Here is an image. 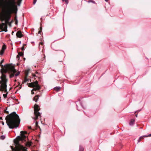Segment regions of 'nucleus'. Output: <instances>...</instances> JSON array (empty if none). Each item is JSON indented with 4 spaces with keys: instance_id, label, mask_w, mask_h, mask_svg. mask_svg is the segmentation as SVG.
<instances>
[{
    "instance_id": "1",
    "label": "nucleus",
    "mask_w": 151,
    "mask_h": 151,
    "mask_svg": "<svg viewBox=\"0 0 151 151\" xmlns=\"http://www.w3.org/2000/svg\"><path fill=\"white\" fill-rule=\"evenodd\" d=\"M15 4V0H0V8H2L0 15L5 20L6 24L9 23L13 8H17Z\"/></svg>"
},
{
    "instance_id": "2",
    "label": "nucleus",
    "mask_w": 151,
    "mask_h": 151,
    "mask_svg": "<svg viewBox=\"0 0 151 151\" xmlns=\"http://www.w3.org/2000/svg\"><path fill=\"white\" fill-rule=\"evenodd\" d=\"M0 66L2 68L1 69V73H2L1 76V81L0 82L1 84L0 86V91H4L5 92L7 91L6 89V82L7 79L6 78V76L4 73L7 72L10 74V77L13 78L15 76H18L20 73V72H17L16 70L15 69L14 67L11 65L7 64L4 66V68H3V65L0 64Z\"/></svg>"
},
{
    "instance_id": "3",
    "label": "nucleus",
    "mask_w": 151,
    "mask_h": 151,
    "mask_svg": "<svg viewBox=\"0 0 151 151\" xmlns=\"http://www.w3.org/2000/svg\"><path fill=\"white\" fill-rule=\"evenodd\" d=\"M5 119L7 125L10 129L17 128L20 124V119L19 116L15 112L7 115Z\"/></svg>"
},
{
    "instance_id": "4",
    "label": "nucleus",
    "mask_w": 151,
    "mask_h": 151,
    "mask_svg": "<svg viewBox=\"0 0 151 151\" xmlns=\"http://www.w3.org/2000/svg\"><path fill=\"white\" fill-rule=\"evenodd\" d=\"M21 136H18L14 140V144L16 145L15 148H14L11 147L12 151H25L26 148L22 145H20V143L26 141L27 138V132L26 131H22L20 132Z\"/></svg>"
},
{
    "instance_id": "5",
    "label": "nucleus",
    "mask_w": 151,
    "mask_h": 151,
    "mask_svg": "<svg viewBox=\"0 0 151 151\" xmlns=\"http://www.w3.org/2000/svg\"><path fill=\"white\" fill-rule=\"evenodd\" d=\"M40 108L38 105L35 104L34 106V115L35 116L33 118L36 120L38 119V117L40 118L41 114L39 112Z\"/></svg>"
},
{
    "instance_id": "6",
    "label": "nucleus",
    "mask_w": 151,
    "mask_h": 151,
    "mask_svg": "<svg viewBox=\"0 0 151 151\" xmlns=\"http://www.w3.org/2000/svg\"><path fill=\"white\" fill-rule=\"evenodd\" d=\"M0 28L3 31L5 32L7 31V25L5 23H2L0 26Z\"/></svg>"
},
{
    "instance_id": "7",
    "label": "nucleus",
    "mask_w": 151,
    "mask_h": 151,
    "mask_svg": "<svg viewBox=\"0 0 151 151\" xmlns=\"http://www.w3.org/2000/svg\"><path fill=\"white\" fill-rule=\"evenodd\" d=\"M6 49V46L5 45H4L2 47L1 50L0 51V55L2 56Z\"/></svg>"
},
{
    "instance_id": "8",
    "label": "nucleus",
    "mask_w": 151,
    "mask_h": 151,
    "mask_svg": "<svg viewBox=\"0 0 151 151\" xmlns=\"http://www.w3.org/2000/svg\"><path fill=\"white\" fill-rule=\"evenodd\" d=\"M16 36L17 37L19 38H21L23 36L20 31H19L17 32L16 33Z\"/></svg>"
},
{
    "instance_id": "9",
    "label": "nucleus",
    "mask_w": 151,
    "mask_h": 151,
    "mask_svg": "<svg viewBox=\"0 0 151 151\" xmlns=\"http://www.w3.org/2000/svg\"><path fill=\"white\" fill-rule=\"evenodd\" d=\"M33 88V90L34 91L39 90L41 88V87L39 85L34 86Z\"/></svg>"
},
{
    "instance_id": "10",
    "label": "nucleus",
    "mask_w": 151,
    "mask_h": 151,
    "mask_svg": "<svg viewBox=\"0 0 151 151\" xmlns=\"http://www.w3.org/2000/svg\"><path fill=\"white\" fill-rule=\"evenodd\" d=\"M39 96L38 95H36L33 98V100L35 102H37L38 100Z\"/></svg>"
},
{
    "instance_id": "11",
    "label": "nucleus",
    "mask_w": 151,
    "mask_h": 151,
    "mask_svg": "<svg viewBox=\"0 0 151 151\" xmlns=\"http://www.w3.org/2000/svg\"><path fill=\"white\" fill-rule=\"evenodd\" d=\"M23 54L22 52H20L18 53V55H17V58H19V56H22L23 55Z\"/></svg>"
},
{
    "instance_id": "12",
    "label": "nucleus",
    "mask_w": 151,
    "mask_h": 151,
    "mask_svg": "<svg viewBox=\"0 0 151 151\" xmlns=\"http://www.w3.org/2000/svg\"><path fill=\"white\" fill-rule=\"evenodd\" d=\"M134 122V119H132L129 123V124L130 125H133Z\"/></svg>"
},
{
    "instance_id": "13",
    "label": "nucleus",
    "mask_w": 151,
    "mask_h": 151,
    "mask_svg": "<svg viewBox=\"0 0 151 151\" xmlns=\"http://www.w3.org/2000/svg\"><path fill=\"white\" fill-rule=\"evenodd\" d=\"M32 145V142H27L26 143V146L30 147Z\"/></svg>"
},
{
    "instance_id": "14",
    "label": "nucleus",
    "mask_w": 151,
    "mask_h": 151,
    "mask_svg": "<svg viewBox=\"0 0 151 151\" xmlns=\"http://www.w3.org/2000/svg\"><path fill=\"white\" fill-rule=\"evenodd\" d=\"M60 89H61L60 87H55L54 88V89L56 91H57V92L59 91L60 90Z\"/></svg>"
},
{
    "instance_id": "15",
    "label": "nucleus",
    "mask_w": 151,
    "mask_h": 151,
    "mask_svg": "<svg viewBox=\"0 0 151 151\" xmlns=\"http://www.w3.org/2000/svg\"><path fill=\"white\" fill-rule=\"evenodd\" d=\"M34 84L33 83H29L28 86L30 87H34Z\"/></svg>"
},
{
    "instance_id": "16",
    "label": "nucleus",
    "mask_w": 151,
    "mask_h": 151,
    "mask_svg": "<svg viewBox=\"0 0 151 151\" xmlns=\"http://www.w3.org/2000/svg\"><path fill=\"white\" fill-rule=\"evenodd\" d=\"M29 80V79L27 78L26 76L24 78V81L23 82V83H26Z\"/></svg>"
},
{
    "instance_id": "17",
    "label": "nucleus",
    "mask_w": 151,
    "mask_h": 151,
    "mask_svg": "<svg viewBox=\"0 0 151 151\" xmlns=\"http://www.w3.org/2000/svg\"><path fill=\"white\" fill-rule=\"evenodd\" d=\"M83 150H84L83 147L81 146H80L79 147V151H83Z\"/></svg>"
},
{
    "instance_id": "18",
    "label": "nucleus",
    "mask_w": 151,
    "mask_h": 151,
    "mask_svg": "<svg viewBox=\"0 0 151 151\" xmlns=\"http://www.w3.org/2000/svg\"><path fill=\"white\" fill-rule=\"evenodd\" d=\"M6 137L5 135H3L0 136V139H2L4 140L5 138Z\"/></svg>"
},
{
    "instance_id": "19",
    "label": "nucleus",
    "mask_w": 151,
    "mask_h": 151,
    "mask_svg": "<svg viewBox=\"0 0 151 151\" xmlns=\"http://www.w3.org/2000/svg\"><path fill=\"white\" fill-rule=\"evenodd\" d=\"M43 44H44V43H43V42H40L39 43V47H40V45H41L42 46V48L43 47Z\"/></svg>"
},
{
    "instance_id": "20",
    "label": "nucleus",
    "mask_w": 151,
    "mask_h": 151,
    "mask_svg": "<svg viewBox=\"0 0 151 151\" xmlns=\"http://www.w3.org/2000/svg\"><path fill=\"white\" fill-rule=\"evenodd\" d=\"M33 83L34 84V86L39 85L38 84V82L37 81H36L35 82H34Z\"/></svg>"
},
{
    "instance_id": "21",
    "label": "nucleus",
    "mask_w": 151,
    "mask_h": 151,
    "mask_svg": "<svg viewBox=\"0 0 151 151\" xmlns=\"http://www.w3.org/2000/svg\"><path fill=\"white\" fill-rule=\"evenodd\" d=\"M144 137H144L143 136H141V137H140L139 138V139L138 140V142H139L140 141H141L142 139H144Z\"/></svg>"
},
{
    "instance_id": "22",
    "label": "nucleus",
    "mask_w": 151,
    "mask_h": 151,
    "mask_svg": "<svg viewBox=\"0 0 151 151\" xmlns=\"http://www.w3.org/2000/svg\"><path fill=\"white\" fill-rule=\"evenodd\" d=\"M62 1L63 2L65 1V3L67 4H68V0H62Z\"/></svg>"
},
{
    "instance_id": "23",
    "label": "nucleus",
    "mask_w": 151,
    "mask_h": 151,
    "mask_svg": "<svg viewBox=\"0 0 151 151\" xmlns=\"http://www.w3.org/2000/svg\"><path fill=\"white\" fill-rule=\"evenodd\" d=\"M88 2L89 3L92 2V3H95V2L94 1L92 0H90L88 1Z\"/></svg>"
},
{
    "instance_id": "24",
    "label": "nucleus",
    "mask_w": 151,
    "mask_h": 151,
    "mask_svg": "<svg viewBox=\"0 0 151 151\" xmlns=\"http://www.w3.org/2000/svg\"><path fill=\"white\" fill-rule=\"evenodd\" d=\"M3 96L4 98H6L7 96V93L4 94Z\"/></svg>"
},
{
    "instance_id": "25",
    "label": "nucleus",
    "mask_w": 151,
    "mask_h": 151,
    "mask_svg": "<svg viewBox=\"0 0 151 151\" xmlns=\"http://www.w3.org/2000/svg\"><path fill=\"white\" fill-rule=\"evenodd\" d=\"M42 31V27H40V30L38 32V33L40 34L41 32Z\"/></svg>"
},
{
    "instance_id": "26",
    "label": "nucleus",
    "mask_w": 151,
    "mask_h": 151,
    "mask_svg": "<svg viewBox=\"0 0 151 151\" xmlns=\"http://www.w3.org/2000/svg\"><path fill=\"white\" fill-rule=\"evenodd\" d=\"M17 2H18V5H19V4H20V3L21 2V0H18V1Z\"/></svg>"
},
{
    "instance_id": "27",
    "label": "nucleus",
    "mask_w": 151,
    "mask_h": 151,
    "mask_svg": "<svg viewBox=\"0 0 151 151\" xmlns=\"http://www.w3.org/2000/svg\"><path fill=\"white\" fill-rule=\"evenodd\" d=\"M151 134H150L149 135H148V136H144L143 137H151Z\"/></svg>"
},
{
    "instance_id": "28",
    "label": "nucleus",
    "mask_w": 151,
    "mask_h": 151,
    "mask_svg": "<svg viewBox=\"0 0 151 151\" xmlns=\"http://www.w3.org/2000/svg\"><path fill=\"white\" fill-rule=\"evenodd\" d=\"M37 0H33V4H35L36 3L37 1Z\"/></svg>"
},
{
    "instance_id": "29",
    "label": "nucleus",
    "mask_w": 151,
    "mask_h": 151,
    "mask_svg": "<svg viewBox=\"0 0 151 151\" xmlns=\"http://www.w3.org/2000/svg\"><path fill=\"white\" fill-rule=\"evenodd\" d=\"M4 59L2 60L0 62V64H2L4 62Z\"/></svg>"
},
{
    "instance_id": "30",
    "label": "nucleus",
    "mask_w": 151,
    "mask_h": 151,
    "mask_svg": "<svg viewBox=\"0 0 151 151\" xmlns=\"http://www.w3.org/2000/svg\"><path fill=\"white\" fill-rule=\"evenodd\" d=\"M15 21V24H17L18 23V20L17 19H16V21Z\"/></svg>"
},
{
    "instance_id": "31",
    "label": "nucleus",
    "mask_w": 151,
    "mask_h": 151,
    "mask_svg": "<svg viewBox=\"0 0 151 151\" xmlns=\"http://www.w3.org/2000/svg\"><path fill=\"white\" fill-rule=\"evenodd\" d=\"M33 91H34V90H33H33H32V91H31L32 94H34V92H33Z\"/></svg>"
},
{
    "instance_id": "32",
    "label": "nucleus",
    "mask_w": 151,
    "mask_h": 151,
    "mask_svg": "<svg viewBox=\"0 0 151 151\" xmlns=\"http://www.w3.org/2000/svg\"><path fill=\"white\" fill-rule=\"evenodd\" d=\"M44 56L43 58H43V60L44 59H45V55H44Z\"/></svg>"
},
{
    "instance_id": "33",
    "label": "nucleus",
    "mask_w": 151,
    "mask_h": 151,
    "mask_svg": "<svg viewBox=\"0 0 151 151\" xmlns=\"http://www.w3.org/2000/svg\"><path fill=\"white\" fill-rule=\"evenodd\" d=\"M16 19H17V17L16 16V17H15L14 18V20H15V21H16Z\"/></svg>"
},
{
    "instance_id": "34",
    "label": "nucleus",
    "mask_w": 151,
    "mask_h": 151,
    "mask_svg": "<svg viewBox=\"0 0 151 151\" xmlns=\"http://www.w3.org/2000/svg\"><path fill=\"white\" fill-rule=\"evenodd\" d=\"M33 76H34V77H35L36 76V75L35 74H34L33 75Z\"/></svg>"
},
{
    "instance_id": "35",
    "label": "nucleus",
    "mask_w": 151,
    "mask_h": 151,
    "mask_svg": "<svg viewBox=\"0 0 151 151\" xmlns=\"http://www.w3.org/2000/svg\"><path fill=\"white\" fill-rule=\"evenodd\" d=\"M24 48L23 47L22 48V50H24Z\"/></svg>"
},
{
    "instance_id": "36",
    "label": "nucleus",
    "mask_w": 151,
    "mask_h": 151,
    "mask_svg": "<svg viewBox=\"0 0 151 151\" xmlns=\"http://www.w3.org/2000/svg\"><path fill=\"white\" fill-rule=\"evenodd\" d=\"M2 124L3 125H4V122H2Z\"/></svg>"
},
{
    "instance_id": "37",
    "label": "nucleus",
    "mask_w": 151,
    "mask_h": 151,
    "mask_svg": "<svg viewBox=\"0 0 151 151\" xmlns=\"http://www.w3.org/2000/svg\"><path fill=\"white\" fill-rule=\"evenodd\" d=\"M105 0L106 1V2H107L108 1V0Z\"/></svg>"
},
{
    "instance_id": "38",
    "label": "nucleus",
    "mask_w": 151,
    "mask_h": 151,
    "mask_svg": "<svg viewBox=\"0 0 151 151\" xmlns=\"http://www.w3.org/2000/svg\"><path fill=\"white\" fill-rule=\"evenodd\" d=\"M2 119V118L1 117H0V119Z\"/></svg>"
},
{
    "instance_id": "39",
    "label": "nucleus",
    "mask_w": 151,
    "mask_h": 151,
    "mask_svg": "<svg viewBox=\"0 0 151 151\" xmlns=\"http://www.w3.org/2000/svg\"><path fill=\"white\" fill-rule=\"evenodd\" d=\"M37 123H37V122H36V125L37 124Z\"/></svg>"
},
{
    "instance_id": "40",
    "label": "nucleus",
    "mask_w": 151,
    "mask_h": 151,
    "mask_svg": "<svg viewBox=\"0 0 151 151\" xmlns=\"http://www.w3.org/2000/svg\"><path fill=\"white\" fill-rule=\"evenodd\" d=\"M135 116H136V117H137V114H136Z\"/></svg>"
}]
</instances>
